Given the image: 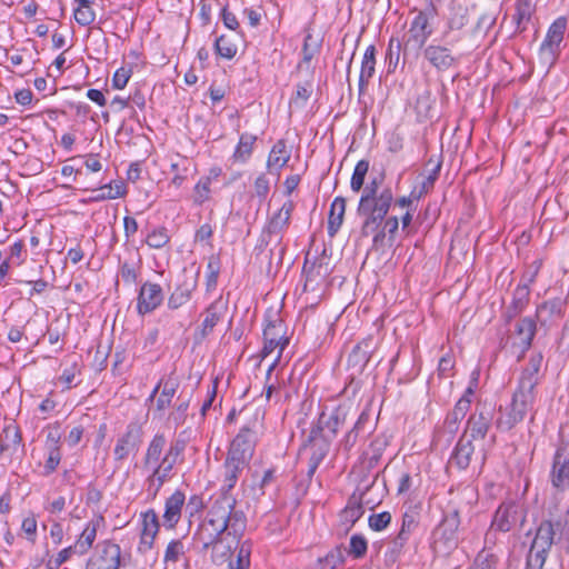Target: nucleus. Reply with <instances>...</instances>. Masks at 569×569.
<instances>
[{
	"mask_svg": "<svg viewBox=\"0 0 569 569\" xmlns=\"http://www.w3.org/2000/svg\"><path fill=\"white\" fill-rule=\"evenodd\" d=\"M234 497L216 498L206 518L197 526L192 540L201 545V550L207 551L227 532L234 537H242L247 526V517L242 510L236 509Z\"/></svg>",
	"mask_w": 569,
	"mask_h": 569,
	"instance_id": "obj_1",
	"label": "nucleus"
},
{
	"mask_svg": "<svg viewBox=\"0 0 569 569\" xmlns=\"http://www.w3.org/2000/svg\"><path fill=\"white\" fill-rule=\"evenodd\" d=\"M380 181L372 179L362 191L357 208L358 216L363 218L361 236L368 237L376 231L387 217L395 201L392 190L385 188L379 191Z\"/></svg>",
	"mask_w": 569,
	"mask_h": 569,
	"instance_id": "obj_2",
	"label": "nucleus"
},
{
	"mask_svg": "<svg viewBox=\"0 0 569 569\" xmlns=\"http://www.w3.org/2000/svg\"><path fill=\"white\" fill-rule=\"evenodd\" d=\"M437 16V9L430 2L423 10H418L412 18L403 40L402 56L403 60L409 57H418L426 47L427 41L433 33L432 21Z\"/></svg>",
	"mask_w": 569,
	"mask_h": 569,
	"instance_id": "obj_3",
	"label": "nucleus"
},
{
	"mask_svg": "<svg viewBox=\"0 0 569 569\" xmlns=\"http://www.w3.org/2000/svg\"><path fill=\"white\" fill-rule=\"evenodd\" d=\"M460 510L449 503L439 525L432 532V549L439 556H448L459 545L458 529L460 527Z\"/></svg>",
	"mask_w": 569,
	"mask_h": 569,
	"instance_id": "obj_4",
	"label": "nucleus"
},
{
	"mask_svg": "<svg viewBox=\"0 0 569 569\" xmlns=\"http://www.w3.org/2000/svg\"><path fill=\"white\" fill-rule=\"evenodd\" d=\"M536 389L519 386L512 395V400L506 413H501L496 426L499 430L508 431L521 422L527 415L535 417Z\"/></svg>",
	"mask_w": 569,
	"mask_h": 569,
	"instance_id": "obj_5",
	"label": "nucleus"
},
{
	"mask_svg": "<svg viewBox=\"0 0 569 569\" xmlns=\"http://www.w3.org/2000/svg\"><path fill=\"white\" fill-rule=\"evenodd\" d=\"M527 521V508L523 502L517 500L502 501L491 519L492 529L507 533L521 529Z\"/></svg>",
	"mask_w": 569,
	"mask_h": 569,
	"instance_id": "obj_6",
	"label": "nucleus"
},
{
	"mask_svg": "<svg viewBox=\"0 0 569 569\" xmlns=\"http://www.w3.org/2000/svg\"><path fill=\"white\" fill-rule=\"evenodd\" d=\"M263 340L264 343L261 350L262 359L267 358L276 349H278V356L274 359V361L270 365L267 371V378H269L273 368L279 361L282 351L289 343V339L286 337V326L278 316H274L272 319L267 320V325L263 329Z\"/></svg>",
	"mask_w": 569,
	"mask_h": 569,
	"instance_id": "obj_7",
	"label": "nucleus"
},
{
	"mask_svg": "<svg viewBox=\"0 0 569 569\" xmlns=\"http://www.w3.org/2000/svg\"><path fill=\"white\" fill-rule=\"evenodd\" d=\"M568 20L566 17L557 18L549 27L545 40L540 44V58L553 64L560 53V44L567 30Z\"/></svg>",
	"mask_w": 569,
	"mask_h": 569,
	"instance_id": "obj_8",
	"label": "nucleus"
},
{
	"mask_svg": "<svg viewBox=\"0 0 569 569\" xmlns=\"http://www.w3.org/2000/svg\"><path fill=\"white\" fill-rule=\"evenodd\" d=\"M422 56L438 72H446L460 64L461 57L455 54L446 44L430 43L422 49Z\"/></svg>",
	"mask_w": 569,
	"mask_h": 569,
	"instance_id": "obj_9",
	"label": "nucleus"
},
{
	"mask_svg": "<svg viewBox=\"0 0 569 569\" xmlns=\"http://www.w3.org/2000/svg\"><path fill=\"white\" fill-rule=\"evenodd\" d=\"M142 428L137 422H130L126 431L117 439L113 456L117 462L127 460L139 451L142 442Z\"/></svg>",
	"mask_w": 569,
	"mask_h": 569,
	"instance_id": "obj_10",
	"label": "nucleus"
},
{
	"mask_svg": "<svg viewBox=\"0 0 569 569\" xmlns=\"http://www.w3.org/2000/svg\"><path fill=\"white\" fill-rule=\"evenodd\" d=\"M98 553L92 556L86 569H119L121 548L119 545L106 540L98 545Z\"/></svg>",
	"mask_w": 569,
	"mask_h": 569,
	"instance_id": "obj_11",
	"label": "nucleus"
},
{
	"mask_svg": "<svg viewBox=\"0 0 569 569\" xmlns=\"http://www.w3.org/2000/svg\"><path fill=\"white\" fill-rule=\"evenodd\" d=\"M256 440L257 432L248 426L242 427L231 442L227 457L231 458V460L238 458L239 461L248 465L253 456Z\"/></svg>",
	"mask_w": 569,
	"mask_h": 569,
	"instance_id": "obj_12",
	"label": "nucleus"
},
{
	"mask_svg": "<svg viewBox=\"0 0 569 569\" xmlns=\"http://www.w3.org/2000/svg\"><path fill=\"white\" fill-rule=\"evenodd\" d=\"M181 463L176 458L164 453L159 463L152 469L151 473L146 479L148 492L156 497L161 487L173 477V468L176 465Z\"/></svg>",
	"mask_w": 569,
	"mask_h": 569,
	"instance_id": "obj_13",
	"label": "nucleus"
},
{
	"mask_svg": "<svg viewBox=\"0 0 569 569\" xmlns=\"http://www.w3.org/2000/svg\"><path fill=\"white\" fill-rule=\"evenodd\" d=\"M241 538L242 537H234V535H229V532H227L223 537L218 539L217 542L212 543L209 548L211 549V562L214 566L226 565L240 547L242 542Z\"/></svg>",
	"mask_w": 569,
	"mask_h": 569,
	"instance_id": "obj_14",
	"label": "nucleus"
},
{
	"mask_svg": "<svg viewBox=\"0 0 569 569\" xmlns=\"http://www.w3.org/2000/svg\"><path fill=\"white\" fill-rule=\"evenodd\" d=\"M163 301V291L160 284L144 282L138 295L137 310L139 315H147L156 310Z\"/></svg>",
	"mask_w": 569,
	"mask_h": 569,
	"instance_id": "obj_15",
	"label": "nucleus"
},
{
	"mask_svg": "<svg viewBox=\"0 0 569 569\" xmlns=\"http://www.w3.org/2000/svg\"><path fill=\"white\" fill-rule=\"evenodd\" d=\"M419 525V511L416 508H410L402 516L401 528L398 535L393 538L390 543V553L391 556H398L407 541L410 538V535L416 530Z\"/></svg>",
	"mask_w": 569,
	"mask_h": 569,
	"instance_id": "obj_16",
	"label": "nucleus"
},
{
	"mask_svg": "<svg viewBox=\"0 0 569 569\" xmlns=\"http://www.w3.org/2000/svg\"><path fill=\"white\" fill-rule=\"evenodd\" d=\"M159 528L158 515L153 509H149L141 513V533L138 547L139 552L147 553L153 548Z\"/></svg>",
	"mask_w": 569,
	"mask_h": 569,
	"instance_id": "obj_17",
	"label": "nucleus"
},
{
	"mask_svg": "<svg viewBox=\"0 0 569 569\" xmlns=\"http://www.w3.org/2000/svg\"><path fill=\"white\" fill-rule=\"evenodd\" d=\"M566 302L561 298H555L540 303L536 309V318L542 327H548L565 315Z\"/></svg>",
	"mask_w": 569,
	"mask_h": 569,
	"instance_id": "obj_18",
	"label": "nucleus"
},
{
	"mask_svg": "<svg viewBox=\"0 0 569 569\" xmlns=\"http://www.w3.org/2000/svg\"><path fill=\"white\" fill-rule=\"evenodd\" d=\"M551 482L559 490L569 488V456L565 453L562 447L557 449L553 457Z\"/></svg>",
	"mask_w": 569,
	"mask_h": 569,
	"instance_id": "obj_19",
	"label": "nucleus"
},
{
	"mask_svg": "<svg viewBox=\"0 0 569 569\" xmlns=\"http://www.w3.org/2000/svg\"><path fill=\"white\" fill-rule=\"evenodd\" d=\"M473 453L475 446L472 439L467 435H462L450 456L449 465L456 466L459 470H466L471 463Z\"/></svg>",
	"mask_w": 569,
	"mask_h": 569,
	"instance_id": "obj_20",
	"label": "nucleus"
},
{
	"mask_svg": "<svg viewBox=\"0 0 569 569\" xmlns=\"http://www.w3.org/2000/svg\"><path fill=\"white\" fill-rule=\"evenodd\" d=\"M491 423V415L485 411H476L467 422L463 435H467L472 441L483 440L488 433Z\"/></svg>",
	"mask_w": 569,
	"mask_h": 569,
	"instance_id": "obj_21",
	"label": "nucleus"
},
{
	"mask_svg": "<svg viewBox=\"0 0 569 569\" xmlns=\"http://www.w3.org/2000/svg\"><path fill=\"white\" fill-rule=\"evenodd\" d=\"M186 496L182 491L176 490L164 503L163 525L168 529H173L181 518L182 507Z\"/></svg>",
	"mask_w": 569,
	"mask_h": 569,
	"instance_id": "obj_22",
	"label": "nucleus"
},
{
	"mask_svg": "<svg viewBox=\"0 0 569 569\" xmlns=\"http://www.w3.org/2000/svg\"><path fill=\"white\" fill-rule=\"evenodd\" d=\"M247 463L239 461V459L231 460V458L227 457L223 465V483L220 489V493L217 498L233 497L230 491L234 488L239 475L244 469Z\"/></svg>",
	"mask_w": 569,
	"mask_h": 569,
	"instance_id": "obj_23",
	"label": "nucleus"
},
{
	"mask_svg": "<svg viewBox=\"0 0 569 569\" xmlns=\"http://www.w3.org/2000/svg\"><path fill=\"white\" fill-rule=\"evenodd\" d=\"M556 527H560V523H553L551 520L541 521L530 546L549 553L555 543Z\"/></svg>",
	"mask_w": 569,
	"mask_h": 569,
	"instance_id": "obj_24",
	"label": "nucleus"
},
{
	"mask_svg": "<svg viewBox=\"0 0 569 569\" xmlns=\"http://www.w3.org/2000/svg\"><path fill=\"white\" fill-rule=\"evenodd\" d=\"M469 22V10L461 4H452L446 20L442 38L448 39L452 32L461 31Z\"/></svg>",
	"mask_w": 569,
	"mask_h": 569,
	"instance_id": "obj_25",
	"label": "nucleus"
},
{
	"mask_svg": "<svg viewBox=\"0 0 569 569\" xmlns=\"http://www.w3.org/2000/svg\"><path fill=\"white\" fill-rule=\"evenodd\" d=\"M536 335V321L532 318L525 317L520 319L515 327V339L513 345H517L523 353L528 350L532 343Z\"/></svg>",
	"mask_w": 569,
	"mask_h": 569,
	"instance_id": "obj_26",
	"label": "nucleus"
},
{
	"mask_svg": "<svg viewBox=\"0 0 569 569\" xmlns=\"http://www.w3.org/2000/svg\"><path fill=\"white\" fill-rule=\"evenodd\" d=\"M530 289L528 283L518 284L513 291L511 303L506 308L503 318L507 322L519 316L528 306Z\"/></svg>",
	"mask_w": 569,
	"mask_h": 569,
	"instance_id": "obj_27",
	"label": "nucleus"
},
{
	"mask_svg": "<svg viewBox=\"0 0 569 569\" xmlns=\"http://www.w3.org/2000/svg\"><path fill=\"white\" fill-rule=\"evenodd\" d=\"M291 152L287 147V142L283 139L278 140L271 148L268 160L267 168L269 172L279 174L280 170L288 163L290 160Z\"/></svg>",
	"mask_w": 569,
	"mask_h": 569,
	"instance_id": "obj_28",
	"label": "nucleus"
},
{
	"mask_svg": "<svg viewBox=\"0 0 569 569\" xmlns=\"http://www.w3.org/2000/svg\"><path fill=\"white\" fill-rule=\"evenodd\" d=\"M167 450V439L163 433H157L153 436L148 445L146 455L143 457V467L146 469H152L157 463L160 462Z\"/></svg>",
	"mask_w": 569,
	"mask_h": 569,
	"instance_id": "obj_29",
	"label": "nucleus"
},
{
	"mask_svg": "<svg viewBox=\"0 0 569 569\" xmlns=\"http://www.w3.org/2000/svg\"><path fill=\"white\" fill-rule=\"evenodd\" d=\"M295 203L292 200L286 201L282 207L270 218L267 231L269 234H279L282 232L290 222Z\"/></svg>",
	"mask_w": 569,
	"mask_h": 569,
	"instance_id": "obj_30",
	"label": "nucleus"
},
{
	"mask_svg": "<svg viewBox=\"0 0 569 569\" xmlns=\"http://www.w3.org/2000/svg\"><path fill=\"white\" fill-rule=\"evenodd\" d=\"M224 310L226 306L222 303L221 299H218L209 305L204 311L206 316L201 323L200 333L202 338L207 337L213 331V328L221 320Z\"/></svg>",
	"mask_w": 569,
	"mask_h": 569,
	"instance_id": "obj_31",
	"label": "nucleus"
},
{
	"mask_svg": "<svg viewBox=\"0 0 569 569\" xmlns=\"http://www.w3.org/2000/svg\"><path fill=\"white\" fill-rule=\"evenodd\" d=\"M197 288L196 279H186L181 282L168 299V307L172 310L180 308L186 305L190 299L191 295Z\"/></svg>",
	"mask_w": 569,
	"mask_h": 569,
	"instance_id": "obj_32",
	"label": "nucleus"
},
{
	"mask_svg": "<svg viewBox=\"0 0 569 569\" xmlns=\"http://www.w3.org/2000/svg\"><path fill=\"white\" fill-rule=\"evenodd\" d=\"M329 262L326 257L316 258L312 262L307 257L303 263V273L306 282H313L318 279H326L330 273Z\"/></svg>",
	"mask_w": 569,
	"mask_h": 569,
	"instance_id": "obj_33",
	"label": "nucleus"
},
{
	"mask_svg": "<svg viewBox=\"0 0 569 569\" xmlns=\"http://www.w3.org/2000/svg\"><path fill=\"white\" fill-rule=\"evenodd\" d=\"M535 12V6L531 0H517L516 1V12L512 16V21L516 24V29L513 34L522 33L527 30V27L531 20V17Z\"/></svg>",
	"mask_w": 569,
	"mask_h": 569,
	"instance_id": "obj_34",
	"label": "nucleus"
},
{
	"mask_svg": "<svg viewBox=\"0 0 569 569\" xmlns=\"http://www.w3.org/2000/svg\"><path fill=\"white\" fill-rule=\"evenodd\" d=\"M346 212V199L343 197H336L331 203L328 217V234L335 237L342 226Z\"/></svg>",
	"mask_w": 569,
	"mask_h": 569,
	"instance_id": "obj_35",
	"label": "nucleus"
},
{
	"mask_svg": "<svg viewBox=\"0 0 569 569\" xmlns=\"http://www.w3.org/2000/svg\"><path fill=\"white\" fill-rule=\"evenodd\" d=\"M348 416V408L346 406H338L329 415L322 412L319 417V422L332 436H336L341 426L345 425Z\"/></svg>",
	"mask_w": 569,
	"mask_h": 569,
	"instance_id": "obj_36",
	"label": "nucleus"
},
{
	"mask_svg": "<svg viewBox=\"0 0 569 569\" xmlns=\"http://www.w3.org/2000/svg\"><path fill=\"white\" fill-rule=\"evenodd\" d=\"M257 136L243 132L239 137V142L231 156L234 163H246L252 156Z\"/></svg>",
	"mask_w": 569,
	"mask_h": 569,
	"instance_id": "obj_37",
	"label": "nucleus"
},
{
	"mask_svg": "<svg viewBox=\"0 0 569 569\" xmlns=\"http://www.w3.org/2000/svg\"><path fill=\"white\" fill-rule=\"evenodd\" d=\"M542 363V356L541 355H535L531 356L527 367L523 369L520 378H519V386L528 387L531 389H536L538 382H539V370Z\"/></svg>",
	"mask_w": 569,
	"mask_h": 569,
	"instance_id": "obj_38",
	"label": "nucleus"
},
{
	"mask_svg": "<svg viewBox=\"0 0 569 569\" xmlns=\"http://www.w3.org/2000/svg\"><path fill=\"white\" fill-rule=\"evenodd\" d=\"M328 451L329 443L326 438H318V442L310 445L307 451H300L301 453L309 455V476H312L316 472L317 468L322 462Z\"/></svg>",
	"mask_w": 569,
	"mask_h": 569,
	"instance_id": "obj_39",
	"label": "nucleus"
},
{
	"mask_svg": "<svg viewBox=\"0 0 569 569\" xmlns=\"http://www.w3.org/2000/svg\"><path fill=\"white\" fill-rule=\"evenodd\" d=\"M376 47L373 44L369 46L363 54L362 62H361V70L359 76V88L360 90H363L370 79L375 74V66H376Z\"/></svg>",
	"mask_w": 569,
	"mask_h": 569,
	"instance_id": "obj_40",
	"label": "nucleus"
},
{
	"mask_svg": "<svg viewBox=\"0 0 569 569\" xmlns=\"http://www.w3.org/2000/svg\"><path fill=\"white\" fill-rule=\"evenodd\" d=\"M22 437L20 429L14 423H9L2 430L0 435V443L2 449H7L11 453H16L21 448Z\"/></svg>",
	"mask_w": 569,
	"mask_h": 569,
	"instance_id": "obj_41",
	"label": "nucleus"
},
{
	"mask_svg": "<svg viewBox=\"0 0 569 569\" xmlns=\"http://www.w3.org/2000/svg\"><path fill=\"white\" fill-rule=\"evenodd\" d=\"M251 552H252V542L251 540H243L238 548L236 553V559L232 558L226 563L227 569H250L251 565Z\"/></svg>",
	"mask_w": 569,
	"mask_h": 569,
	"instance_id": "obj_42",
	"label": "nucleus"
},
{
	"mask_svg": "<svg viewBox=\"0 0 569 569\" xmlns=\"http://www.w3.org/2000/svg\"><path fill=\"white\" fill-rule=\"evenodd\" d=\"M98 525V520H92L87 523L78 540L74 542V549H77L78 555L82 556L87 553L88 550L92 547V543L97 537Z\"/></svg>",
	"mask_w": 569,
	"mask_h": 569,
	"instance_id": "obj_43",
	"label": "nucleus"
},
{
	"mask_svg": "<svg viewBox=\"0 0 569 569\" xmlns=\"http://www.w3.org/2000/svg\"><path fill=\"white\" fill-rule=\"evenodd\" d=\"M368 341L358 343L351 351L348 362L352 367H359L362 370L370 360L371 350Z\"/></svg>",
	"mask_w": 569,
	"mask_h": 569,
	"instance_id": "obj_44",
	"label": "nucleus"
},
{
	"mask_svg": "<svg viewBox=\"0 0 569 569\" xmlns=\"http://www.w3.org/2000/svg\"><path fill=\"white\" fill-rule=\"evenodd\" d=\"M179 382L176 378L169 377L162 386L161 393L157 399V410L163 411L170 407L172 398L174 397Z\"/></svg>",
	"mask_w": 569,
	"mask_h": 569,
	"instance_id": "obj_45",
	"label": "nucleus"
},
{
	"mask_svg": "<svg viewBox=\"0 0 569 569\" xmlns=\"http://www.w3.org/2000/svg\"><path fill=\"white\" fill-rule=\"evenodd\" d=\"M362 515L363 508L361 499L352 496L341 512V519L351 527L361 518Z\"/></svg>",
	"mask_w": 569,
	"mask_h": 569,
	"instance_id": "obj_46",
	"label": "nucleus"
},
{
	"mask_svg": "<svg viewBox=\"0 0 569 569\" xmlns=\"http://www.w3.org/2000/svg\"><path fill=\"white\" fill-rule=\"evenodd\" d=\"M187 549L184 543L181 539H173L171 540L164 551L163 556V562L166 565L178 563L184 556H186Z\"/></svg>",
	"mask_w": 569,
	"mask_h": 569,
	"instance_id": "obj_47",
	"label": "nucleus"
},
{
	"mask_svg": "<svg viewBox=\"0 0 569 569\" xmlns=\"http://www.w3.org/2000/svg\"><path fill=\"white\" fill-rule=\"evenodd\" d=\"M369 170V161L360 160L357 162L350 180V188L353 192H359L363 188L365 179Z\"/></svg>",
	"mask_w": 569,
	"mask_h": 569,
	"instance_id": "obj_48",
	"label": "nucleus"
},
{
	"mask_svg": "<svg viewBox=\"0 0 569 569\" xmlns=\"http://www.w3.org/2000/svg\"><path fill=\"white\" fill-rule=\"evenodd\" d=\"M462 419V417L456 415L455 412H449L446 417L442 430H440L437 435V441H440L442 437L448 436L447 441L449 442L457 433Z\"/></svg>",
	"mask_w": 569,
	"mask_h": 569,
	"instance_id": "obj_49",
	"label": "nucleus"
},
{
	"mask_svg": "<svg viewBox=\"0 0 569 569\" xmlns=\"http://www.w3.org/2000/svg\"><path fill=\"white\" fill-rule=\"evenodd\" d=\"M498 557L487 550H481L468 569H497Z\"/></svg>",
	"mask_w": 569,
	"mask_h": 569,
	"instance_id": "obj_50",
	"label": "nucleus"
},
{
	"mask_svg": "<svg viewBox=\"0 0 569 569\" xmlns=\"http://www.w3.org/2000/svg\"><path fill=\"white\" fill-rule=\"evenodd\" d=\"M126 193V188L122 182H116L114 184H106L100 188L99 192L92 197L93 201H102L107 199H117Z\"/></svg>",
	"mask_w": 569,
	"mask_h": 569,
	"instance_id": "obj_51",
	"label": "nucleus"
},
{
	"mask_svg": "<svg viewBox=\"0 0 569 569\" xmlns=\"http://www.w3.org/2000/svg\"><path fill=\"white\" fill-rule=\"evenodd\" d=\"M403 49V44L398 39L391 38L388 43V50L386 54V61L388 64V72H393L399 63L400 54Z\"/></svg>",
	"mask_w": 569,
	"mask_h": 569,
	"instance_id": "obj_52",
	"label": "nucleus"
},
{
	"mask_svg": "<svg viewBox=\"0 0 569 569\" xmlns=\"http://www.w3.org/2000/svg\"><path fill=\"white\" fill-rule=\"evenodd\" d=\"M549 553L530 546L526 556V569H542Z\"/></svg>",
	"mask_w": 569,
	"mask_h": 569,
	"instance_id": "obj_53",
	"label": "nucleus"
},
{
	"mask_svg": "<svg viewBox=\"0 0 569 569\" xmlns=\"http://www.w3.org/2000/svg\"><path fill=\"white\" fill-rule=\"evenodd\" d=\"M170 241L167 228L159 227L148 233L146 242L150 248L161 249Z\"/></svg>",
	"mask_w": 569,
	"mask_h": 569,
	"instance_id": "obj_54",
	"label": "nucleus"
},
{
	"mask_svg": "<svg viewBox=\"0 0 569 569\" xmlns=\"http://www.w3.org/2000/svg\"><path fill=\"white\" fill-rule=\"evenodd\" d=\"M321 42L316 40L311 32H307L302 46V61L309 63L320 51Z\"/></svg>",
	"mask_w": 569,
	"mask_h": 569,
	"instance_id": "obj_55",
	"label": "nucleus"
},
{
	"mask_svg": "<svg viewBox=\"0 0 569 569\" xmlns=\"http://www.w3.org/2000/svg\"><path fill=\"white\" fill-rule=\"evenodd\" d=\"M214 48L217 53L228 60L232 59L237 54V46L228 39L226 36H220L216 39Z\"/></svg>",
	"mask_w": 569,
	"mask_h": 569,
	"instance_id": "obj_56",
	"label": "nucleus"
},
{
	"mask_svg": "<svg viewBox=\"0 0 569 569\" xmlns=\"http://www.w3.org/2000/svg\"><path fill=\"white\" fill-rule=\"evenodd\" d=\"M368 542L361 535H353L350 538L348 553L355 559H361L367 553Z\"/></svg>",
	"mask_w": 569,
	"mask_h": 569,
	"instance_id": "obj_57",
	"label": "nucleus"
},
{
	"mask_svg": "<svg viewBox=\"0 0 569 569\" xmlns=\"http://www.w3.org/2000/svg\"><path fill=\"white\" fill-rule=\"evenodd\" d=\"M212 182V177H202L194 187V202L197 204H202L208 201L210 198V186Z\"/></svg>",
	"mask_w": 569,
	"mask_h": 569,
	"instance_id": "obj_58",
	"label": "nucleus"
},
{
	"mask_svg": "<svg viewBox=\"0 0 569 569\" xmlns=\"http://www.w3.org/2000/svg\"><path fill=\"white\" fill-rule=\"evenodd\" d=\"M427 164H433L429 176L422 181V191L423 192H428L430 189L433 188V184H435V181L438 179L439 177V173H440V170H441V166H442V160H441V157H438L437 159H433V157H431Z\"/></svg>",
	"mask_w": 569,
	"mask_h": 569,
	"instance_id": "obj_59",
	"label": "nucleus"
},
{
	"mask_svg": "<svg viewBox=\"0 0 569 569\" xmlns=\"http://www.w3.org/2000/svg\"><path fill=\"white\" fill-rule=\"evenodd\" d=\"M343 561V555L340 548L329 552L325 558L318 560L316 569H336Z\"/></svg>",
	"mask_w": 569,
	"mask_h": 569,
	"instance_id": "obj_60",
	"label": "nucleus"
},
{
	"mask_svg": "<svg viewBox=\"0 0 569 569\" xmlns=\"http://www.w3.org/2000/svg\"><path fill=\"white\" fill-rule=\"evenodd\" d=\"M73 16L77 23L83 27L90 26L96 20V12L92 9V4H88V7H77Z\"/></svg>",
	"mask_w": 569,
	"mask_h": 569,
	"instance_id": "obj_61",
	"label": "nucleus"
},
{
	"mask_svg": "<svg viewBox=\"0 0 569 569\" xmlns=\"http://www.w3.org/2000/svg\"><path fill=\"white\" fill-rule=\"evenodd\" d=\"M496 16L492 13H483L478 18V21L472 30L475 36H486L488 31L495 26Z\"/></svg>",
	"mask_w": 569,
	"mask_h": 569,
	"instance_id": "obj_62",
	"label": "nucleus"
},
{
	"mask_svg": "<svg viewBox=\"0 0 569 569\" xmlns=\"http://www.w3.org/2000/svg\"><path fill=\"white\" fill-rule=\"evenodd\" d=\"M369 527L375 531L386 529L391 522V515L388 511L371 515L368 519Z\"/></svg>",
	"mask_w": 569,
	"mask_h": 569,
	"instance_id": "obj_63",
	"label": "nucleus"
},
{
	"mask_svg": "<svg viewBox=\"0 0 569 569\" xmlns=\"http://www.w3.org/2000/svg\"><path fill=\"white\" fill-rule=\"evenodd\" d=\"M186 447H187L186 440L182 438H177L170 442V445L167 448L164 453L176 458L180 462H183Z\"/></svg>",
	"mask_w": 569,
	"mask_h": 569,
	"instance_id": "obj_64",
	"label": "nucleus"
}]
</instances>
